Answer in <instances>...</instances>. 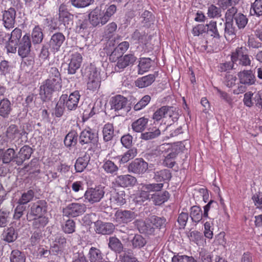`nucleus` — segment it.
<instances>
[{"mask_svg": "<svg viewBox=\"0 0 262 262\" xmlns=\"http://www.w3.org/2000/svg\"><path fill=\"white\" fill-rule=\"evenodd\" d=\"M177 156V153L176 151H171L168 153L165 157L163 161V165L169 168H172L175 163V158Z\"/></svg>", "mask_w": 262, "mask_h": 262, "instance_id": "603ef678", "label": "nucleus"}, {"mask_svg": "<svg viewBox=\"0 0 262 262\" xmlns=\"http://www.w3.org/2000/svg\"><path fill=\"white\" fill-rule=\"evenodd\" d=\"M21 36L22 31L18 28H15L10 34H9V42L6 47L8 52L14 53L16 52Z\"/></svg>", "mask_w": 262, "mask_h": 262, "instance_id": "6e6552de", "label": "nucleus"}, {"mask_svg": "<svg viewBox=\"0 0 262 262\" xmlns=\"http://www.w3.org/2000/svg\"><path fill=\"white\" fill-rule=\"evenodd\" d=\"M201 208L198 206H193L190 209V217L193 222L198 223L203 217Z\"/></svg>", "mask_w": 262, "mask_h": 262, "instance_id": "4c0bfd02", "label": "nucleus"}, {"mask_svg": "<svg viewBox=\"0 0 262 262\" xmlns=\"http://www.w3.org/2000/svg\"><path fill=\"white\" fill-rule=\"evenodd\" d=\"M86 209L84 204L72 203L63 209V212L65 215L76 217L84 213Z\"/></svg>", "mask_w": 262, "mask_h": 262, "instance_id": "9b49d317", "label": "nucleus"}, {"mask_svg": "<svg viewBox=\"0 0 262 262\" xmlns=\"http://www.w3.org/2000/svg\"><path fill=\"white\" fill-rule=\"evenodd\" d=\"M253 11L254 14L258 16H262V0H255L251 5L250 13Z\"/></svg>", "mask_w": 262, "mask_h": 262, "instance_id": "680f3d73", "label": "nucleus"}, {"mask_svg": "<svg viewBox=\"0 0 262 262\" xmlns=\"http://www.w3.org/2000/svg\"><path fill=\"white\" fill-rule=\"evenodd\" d=\"M87 77L88 78L87 82V89L90 91H95L100 86L101 79L100 72L94 66H91L86 69Z\"/></svg>", "mask_w": 262, "mask_h": 262, "instance_id": "39448f33", "label": "nucleus"}, {"mask_svg": "<svg viewBox=\"0 0 262 262\" xmlns=\"http://www.w3.org/2000/svg\"><path fill=\"white\" fill-rule=\"evenodd\" d=\"M125 193L124 191L113 190L107 192L105 196V208H116L122 206L126 203Z\"/></svg>", "mask_w": 262, "mask_h": 262, "instance_id": "20e7f679", "label": "nucleus"}, {"mask_svg": "<svg viewBox=\"0 0 262 262\" xmlns=\"http://www.w3.org/2000/svg\"><path fill=\"white\" fill-rule=\"evenodd\" d=\"M221 8L214 5H211L208 7L207 15L209 18H219L221 16Z\"/></svg>", "mask_w": 262, "mask_h": 262, "instance_id": "5fc2aeb1", "label": "nucleus"}, {"mask_svg": "<svg viewBox=\"0 0 262 262\" xmlns=\"http://www.w3.org/2000/svg\"><path fill=\"white\" fill-rule=\"evenodd\" d=\"M172 107L167 106H163L158 109L153 114L152 119H154L153 125H160L159 122L164 118L171 117L173 114Z\"/></svg>", "mask_w": 262, "mask_h": 262, "instance_id": "dca6fc26", "label": "nucleus"}, {"mask_svg": "<svg viewBox=\"0 0 262 262\" xmlns=\"http://www.w3.org/2000/svg\"><path fill=\"white\" fill-rule=\"evenodd\" d=\"M94 0H71L72 6L77 8H83L90 5Z\"/></svg>", "mask_w": 262, "mask_h": 262, "instance_id": "338daca9", "label": "nucleus"}, {"mask_svg": "<svg viewBox=\"0 0 262 262\" xmlns=\"http://www.w3.org/2000/svg\"><path fill=\"white\" fill-rule=\"evenodd\" d=\"M155 74H149L138 78L135 81V85L139 88H144L150 85L155 80Z\"/></svg>", "mask_w": 262, "mask_h": 262, "instance_id": "c85d7f7f", "label": "nucleus"}, {"mask_svg": "<svg viewBox=\"0 0 262 262\" xmlns=\"http://www.w3.org/2000/svg\"><path fill=\"white\" fill-rule=\"evenodd\" d=\"M240 83L245 85H252L255 82V76L251 70H244L238 74Z\"/></svg>", "mask_w": 262, "mask_h": 262, "instance_id": "a878e982", "label": "nucleus"}, {"mask_svg": "<svg viewBox=\"0 0 262 262\" xmlns=\"http://www.w3.org/2000/svg\"><path fill=\"white\" fill-rule=\"evenodd\" d=\"M248 50L246 47H237L231 54L233 62L239 61V64L243 66H250L251 61L248 54Z\"/></svg>", "mask_w": 262, "mask_h": 262, "instance_id": "423d86ee", "label": "nucleus"}, {"mask_svg": "<svg viewBox=\"0 0 262 262\" xmlns=\"http://www.w3.org/2000/svg\"><path fill=\"white\" fill-rule=\"evenodd\" d=\"M163 183L141 184V186L148 193L159 192L163 187Z\"/></svg>", "mask_w": 262, "mask_h": 262, "instance_id": "49530a36", "label": "nucleus"}, {"mask_svg": "<svg viewBox=\"0 0 262 262\" xmlns=\"http://www.w3.org/2000/svg\"><path fill=\"white\" fill-rule=\"evenodd\" d=\"M137 183V179L130 174L120 175L115 179V184L122 187L134 186Z\"/></svg>", "mask_w": 262, "mask_h": 262, "instance_id": "aec40b11", "label": "nucleus"}, {"mask_svg": "<svg viewBox=\"0 0 262 262\" xmlns=\"http://www.w3.org/2000/svg\"><path fill=\"white\" fill-rule=\"evenodd\" d=\"M25 58L22 62V66L23 68L27 71L33 69V65L34 64V58L32 56L28 55L27 57H25Z\"/></svg>", "mask_w": 262, "mask_h": 262, "instance_id": "e2e57ef3", "label": "nucleus"}, {"mask_svg": "<svg viewBox=\"0 0 262 262\" xmlns=\"http://www.w3.org/2000/svg\"><path fill=\"white\" fill-rule=\"evenodd\" d=\"M148 169V163L142 158H137L128 166V170L135 174H143Z\"/></svg>", "mask_w": 262, "mask_h": 262, "instance_id": "f8f14e48", "label": "nucleus"}, {"mask_svg": "<svg viewBox=\"0 0 262 262\" xmlns=\"http://www.w3.org/2000/svg\"><path fill=\"white\" fill-rule=\"evenodd\" d=\"M104 187L98 186L95 188H88L84 193V197L86 202L94 204L100 202L104 196Z\"/></svg>", "mask_w": 262, "mask_h": 262, "instance_id": "0eeeda50", "label": "nucleus"}, {"mask_svg": "<svg viewBox=\"0 0 262 262\" xmlns=\"http://www.w3.org/2000/svg\"><path fill=\"white\" fill-rule=\"evenodd\" d=\"M132 39L136 41V43H141L146 45L148 40L150 39V36H147L145 32H140L136 30L132 35Z\"/></svg>", "mask_w": 262, "mask_h": 262, "instance_id": "473e14b6", "label": "nucleus"}, {"mask_svg": "<svg viewBox=\"0 0 262 262\" xmlns=\"http://www.w3.org/2000/svg\"><path fill=\"white\" fill-rule=\"evenodd\" d=\"M115 217L117 223L127 224L136 218V214L131 210L119 209L116 212Z\"/></svg>", "mask_w": 262, "mask_h": 262, "instance_id": "2eb2a0df", "label": "nucleus"}, {"mask_svg": "<svg viewBox=\"0 0 262 262\" xmlns=\"http://www.w3.org/2000/svg\"><path fill=\"white\" fill-rule=\"evenodd\" d=\"M32 222V227L34 229H39L40 230L47 225L49 222V220L47 217L45 216H36Z\"/></svg>", "mask_w": 262, "mask_h": 262, "instance_id": "c03bdc74", "label": "nucleus"}, {"mask_svg": "<svg viewBox=\"0 0 262 262\" xmlns=\"http://www.w3.org/2000/svg\"><path fill=\"white\" fill-rule=\"evenodd\" d=\"M236 24L239 29H243L248 23V18L241 13L236 14L234 18Z\"/></svg>", "mask_w": 262, "mask_h": 262, "instance_id": "052dcab7", "label": "nucleus"}, {"mask_svg": "<svg viewBox=\"0 0 262 262\" xmlns=\"http://www.w3.org/2000/svg\"><path fill=\"white\" fill-rule=\"evenodd\" d=\"M58 16L59 21L66 27L72 21L73 15L68 11L67 6L63 3L59 7Z\"/></svg>", "mask_w": 262, "mask_h": 262, "instance_id": "6ab92c4d", "label": "nucleus"}, {"mask_svg": "<svg viewBox=\"0 0 262 262\" xmlns=\"http://www.w3.org/2000/svg\"><path fill=\"white\" fill-rule=\"evenodd\" d=\"M31 37L33 44L40 43L43 38L42 30L38 26H35L32 30Z\"/></svg>", "mask_w": 262, "mask_h": 262, "instance_id": "79ce46f5", "label": "nucleus"}, {"mask_svg": "<svg viewBox=\"0 0 262 262\" xmlns=\"http://www.w3.org/2000/svg\"><path fill=\"white\" fill-rule=\"evenodd\" d=\"M78 134L74 130L70 131L65 137L64 139V145L67 147L75 146L77 142Z\"/></svg>", "mask_w": 262, "mask_h": 262, "instance_id": "ea45409f", "label": "nucleus"}, {"mask_svg": "<svg viewBox=\"0 0 262 262\" xmlns=\"http://www.w3.org/2000/svg\"><path fill=\"white\" fill-rule=\"evenodd\" d=\"M80 97L79 91H75L71 93L69 96L67 94H62L60 97H63V103L68 110L74 111L78 107Z\"/></svg>", "mask_w": 262, "mask_h": 262, "instance_id": "1a4fd4ad", "label": "nucleus"}, {"mask_svg": "<svg viewBox=\"0 0 262 262\" xmlns=\"http://www.w3.org/2000/svg\"><path fill=\"white\" fill-rule=\"evenodd\" d=\"M17 47L18 54L21 58H24L29 55L32 47L30 35L26 34L24 35L18 44Z\"/></svg>", "mask_w": 262, "mask_h": 262, "instance_id": "9d476101", "label": "nucleus"}, {"mask_svg": "<svg viewBox=\"0 0 262 262\" xmlns=\"http://www.w3.org/2000/svg\"><path fill=\"white\" fill-rule=\"evenodd\" d=\"M89 19L91 24L97 26L100 24L103 25L108 21L105 18L103 11L99 8H96L89 14Z\"/></svg>", "mask_w": 262, "mask_h": 262, "instance_id": "4468645a", "label": "nucleus"}, {"mask_svg": "<svg viewBox=\"0 0 262 262\" xmlns=\"http://www.w3.org/2000/svg\"><path fill=\"white\" fill-rule=\"evenodd\" d=\"M108 247L111 250L118 253H120L123 249V246L120 241L114 236L109 238Z\"/></svg>", "mask_w": 262, "mask_h": 262, "instance_id": "58836bf2", "label": "nucleus"}, {"mask_svg": "<svg viewBox=\"0 0 262 262\" xmlns=\"http://www.w3.org/2000/svg\"><path fill=\"white\" fill-rule=\"evenodd\" d=\"M66 39L65 36L60 32L54 33L49 42V47L53 52H58Z\"/></svg>", "mask_w": 262, "mask_h": 262, "instance_id": "a211bd4d", "label": "nucleus"}, {"mask_svg": "<svg viewBox=\"0 0 262 262\" xmlns=\"http://www.w3.org/2000/svg\"><path fill=\"white\" fill-rule=\"evenodd\" d=\"M11 262H25V254L18 250H13L10 256Z\"/></svg>", "mask_w": 262, "mask_h": 262, "instance_id": "8fccbe9b", "label": "nucleus"}, {"mask_svg": "<svg viewBox=\"0 0 262 262\" xmlns=\"http://www.w3.org/2000/svg\"><path fill=\"white\" fill-rule=\"evenodd\" d=\"M16 154L14 149L9 148L5 150L0 149V161L3 164H9L15 160Z\"/></svg>", "mask_w": 262, "mask_h": 262, "instance_id": "bb28decb", "label": "nucleus"}, {"mask_svg": "<svg viewBox=\"0 0 262 262\" xmlns=\"http://www.w3.org/2000/svg\"><path fill=\"white\" fill-rule=\"evenodd\" d=\"M32 154V148L28 145H25L22 147L17 154L16 155L15 160L14 161L16 164L20 166L24 162L29 159Z\"/></svg>", "mask_w": 262, "mask_h": 262, "instance_id": "b1692460", "label": "nucleus"}, {"mask_svg": "<svg viewBox=\"0 0 262 262\" xmlns=\"http://www.w3.org/2000/svg\"><path fill=\"white\" fill-rule=\"evenodd\" d=\"M127 103V100L121 95L113 97L111 100V107L115 111H119L124 108Z\"/></svg>", "mask_w": 262, "mask_h": 262, "instance_id": "c756f323", "label": "nucleus"}, {"mask_svg": "<svg viewBox=\"0 0 262 262\" xmlns=\"http://www.w3.org/2000/svg\"><path fill=\"white\" fill-rule=\"evenodd\" d=\"M16 15V11L13 8H10L3 12V24L6 29L10 30L14 27Z\"/></svg>", "mask_w": 262, "mask_h": 262, "instance_id": "ddd939ff", "label": "nucleus"}, {"mask_svg": "<svg viewBox=\"0 0 262 262\" xmlns=\"http://www.w3.org/2000/svg\"><path fill=\"white\" fill-rule=\"evenodd\" d=\"M206 30L211 36L216 38H220V34L218 32L216 23L214 21H211L209 24L205 25Z\"/></svg>", "mask_w": 262, "mask_h": 262, "instance_id": "bf43d9fd", "label": "nucleus"}, {"mask_svg": "<svg viewBox=\"0 0 262 262\" xmlns=\"http://www.w3.org/2000/svg\"><path fill=\"white\" fill-rule=\"evenodd\" d=\"M63 97H60L54 110V114L56 117H61L64 111V103H63Z\"/></svg>", "mask_w": 262, "mask_h": 262, "instance_id": "0e129e2a", "label": "nucleus"}, {"mask_svg": "<svg viewBox=\"0 0 262 262\" xmlns=\"http://www.w3.org/2000/svg\"><path fill=\"white\" fill-rule=\"evenodd\" d=\"M89 257L91 262L103 261V256L101 251L95 247H91L90 249Z\"/></svg>", "mask_w": 262, "mask_h": 262, "instance_id": "a19ab883", "label": "nucleus"}, {"mask_svg": "<svg viewBox=\"0 0 262 262\" xmlns=\"http://www.w3.org/2000/svg\"><path fill=\"white\" fill-rule=\"evenodd\" d=\"M117 28V25L115 23L112 22L110 23L105 27L104 36L106 38L110 39L114 35Z\"/></svg>", "mask_w": 262, "mask_h": 262, "instance_id": "13d9d810", "label": "nucleus"}, {"mask_svg": "<svg viewBox=\"0 0 262 262\" xmlns=\"http://www.w3.org/2000/svg\"><path fill=\"white\" fill-rule=\"evenodd\" d=\"M49 56L50 52L48 47L45 45L42 46L36 60L37 65L41 67L43 63L49 60Z\"/></svg>", "mask_w": 262, "mask_h": 262, "instance_id": "72a5a7b5", "label": "nucleus"}, {"mask_svg": "<svg viewBox=\"0 0 262 262\" xmlns=\"http://www.w3.org/2000/svg\"><path fill=\"white\" fill-rule=\"evenodd\" d=\"M151 60L150 58H141L138 65V74H143L147 71L151 67Z\"/></svg>", "mask_w": 262, "mask_h": 262, "instance_id": "a18cd8bd", "label": "nucleus"}, {"mask_svg": "<svg viewBox=\"0 0 262 262\" xmlns=\"http://www.w3.org/2000/svg\"><path fill=\"white\" fill-rule=\"evenodd\" d=\"M103 141L105 142L111 141L115 136L114 127L112 123L105 124L102 129Z\"/></svg>", "mask_w": 262, "mask_h": 262, "instance_id": "f704fd0d", "label": "nucleus"}, {"mask_svg": "<svg viewBox=\"0 0 262 262\" xmlns=\"http://www.w3.org/2000/svg\"><path fill=\"white\" fill-rule=\"evenodd\" d=\"M161 125L162 122H160V125L152 124V126L149 127L146 132L141 134L140 138L144 140H150L159 137L161 134Z\"/></svg>", "mask_w": 262, "mask_h": 262, "instance_id": "4be33fe9", "label": "nucleus"}, {"mask_svg": "<svg viewBox=\"0 0 262 262\" xmlns=\"http://www.w3.org/2000/svg\"><path fill=\"white\" fill-rule=\"evenodd\" d=\"M82 61V57L79 53H75L71 56L70 62L68 64V74H74L80 68Z\"/></svg>", "mask_w": 262, "mask_h": 262, "instance_id": "412c9836", "label": "nucleus"}, {"mask_svg": "<svg viewBox=\"0 0 262 262\" xmlns=\"http://www.w3.org/2000/svg\"><path fill=\"white\" fill-rule=\"evenodd\" d=\"M235 29L233 25V21H226L225 27V37L227 38L230 37H235Z\"/></svg>", "mask_w": 262, "mask_h": 262, "instance_id": "4d7b16f0", "label": "nucleus"}, {"mask_svg": "<svg viewBox=\"0 0 262 262\" xmlns=\"http://www.w3.org/2000/svg\"><path fill=\"white\" fill-rule=\"evenodd\" d=\"M169 193L167 191L162 192H156L151 194V200L156 205H160L166 202L169 198Z\"/></svg>", "mask_w": 262, "mask_h": 262, "instance_id": "2f4dec72", "label": "nucleus"}, {"mask_svg": "<svg viewBox=\"0 0 262 262\" xmlns=\"http://www.w3.org/2000/svg\"><path fill=\"white\" fill-rule=\"evenodd\" d=\"M61 88L62 81L48 78L40 86L39 95L43 101L48 100L53 92L60 91Z\"/></svg>", "mask_w": 262, "mask_h": 262, "instance_id": "f257e3e1", "label": "nucleus"}, {"mask_svg": "<svg viewBox=\"0 0 262 262\" xmlns=\"http://www.w3.org/2000/svg\"><path fill=\"white\" fill-rule=\"evenodd\" d=\"M148 119L144 117H141L134 121L131 125L132 128L134 132L142 133L146 128Z\"/></svg>", "mask_w": 262, "mask_h": 262, "instance_id": "7c9ffc66", "label": "nucleus"}, {"mask_svg": "<svg viewBox=\"0 0 262 262\" xmlns=\"http://www.w3.org/2000/svg\"><path fill=\"white\" fill-rule=\"evenodd\" d=\"M48 78L62 81L61 74L57 67H52L48 71Z\"/></svg>", "mask_w": 262, "mask_h": 262, "instance_id": "774afa93", "label": "nucleus"}, {"mask_svg": "<svg viewBox=\"0 0 262 262\" xmlns=\"http://www.w3.org/2000/svg\"><path fill=\"white\" fill-rule=\"evenodd\" d=\"M12 111V104L7 98H0V116L3 118L9 117Z\"/></svg>", "mask_w": 262, "mask_h": 262, "instance_id": "393cba45", "label": "nucleus"}, {"mask_svg": "<svg viewBox=\"0 0 262 262\" xmlns=\"http://www.w3.org/2000/svg\"><path fill=\"white\" fill-rule=\"evenodd\" d=\"M166 223V220L164 217L151 215L144 222V231L148 235H155L156 230L165 228Z\"/></svg>", "mask_w": 262, "mask_h": 262, "instance_id": "7ed1b4c3", "label": "nucleus"}, {"mask_svg": "<svg viewBox=\"0 0 262 262\" xmlns=\"http://www.w3.org/2000/svg\"><path fill=\"white\" fill-rule=\"evenodd\" d=\"M90 161V157L86 154L81 157H79L75 163V169L77 172H82L87 167Z\"/></svg>", "mask_w": 262, "mask_h": 262, "instance_id": "c9c22d12", "label": "nucleus"}, {"mask_svg": "<svg viewBox=\"0 0 262 262\" xmlns=\"http://www.w3.org/2000/svg\"><path fill=\"white\" fill-rule=\"evenodd\" d=\"M137 58L132 54L125 55L119 58L116 67L119 69H123L130 64H133Z\"/></svg>", "mask_w": 262, "mask_h": 262, "instance_id": "cd10ccee", "label": "nucleus"}, {"mask_svg": "<svg viewBox=\"0 0 262 262\" xmlns=\"http://www.w3.org/2000/svg\"><path fill=\"white\" fill-rule=\"evenodd\" d=\"M95 230L98 234L110 235L114 232L115 226L111 223H104L98 221L95 224Z\"/></svg>", "mask_w": 262, "mask_h": 262, "instance_id": "5701e85b", "label": "nucleus"}, {"mask_svg": "<svg viewBox=\"0 0 262 262\" xmlns=\"http://www.w3.org/2000/svg\"><path fill=\"white\" fill-rule=\"evenodd\" d=\"M104 171L108 174H115L118 170L119 168L114 162L109 159H105L102 166Z\"/></svg>", "mask_w": 262, "mask_h": 262, "instance_id": "e433bc0d", "label": "nucleus"}, {"mask_svg": "<svg viewBox=\"0 0 262 262\" xmlns=\"http://www.w3.org/2000/svg\"><path fill=\"white\" fill-rule=\"evenodd\" d=\"M19 130L16 125L11 124L7 128L6 132V139L4 141L6 142H8V139L11 140H14L16 138V135L18 134Z\"/></svg>", "mask_w": 262, "mask_h": 262, "instance_id": "3c124183", "label": "nucleus"}, {"mask_svg": "<svg viewBox=\"0 0 262 262\" xmlns=\"http://www.w3.org/2000/svg\"><path fill=\"white\" fill-rule=\"evenodd\" d=\"M137 155V148L134 147L128 150L122 156L120 161L123 163L127 162L129 160L134 158Z\"/></svg>", "mask_w": 262, "mask_h": 262, "instance_id": "6e6d98bb", "label": "nucleus"}, {"mask_svg": "<svg viewBox=\"0 0 262 262\" xmlns=\"http://www.w3.org/2000/svg\"><path fill=\"white\" fill-rule=\"evenodd\" d=\"M171 178V173L168 169H163L155 172L154 179L158 182H161L166 180H170Z\"/></svg>", "mask_w": 262, "mask_h": 262, "instance_id": "37998d69", "label": "nucleus"}, {"mask_svg": "<svg viewBox=\"0 0 262 262\" xmlns=\"http://www.w3.org/2000/svg\"><path fill=\"white\" fill-rule=\"evenodd\" d=\"M239 0H217V5L223 10L237 4Z\"/></svg>", "mask_w": 262, "mask_h": 262, "instance_id": "69168bd1", "label": "nucleus"}, {"mask_svg": "<svg viewBox=\"0 0 262 262\" xmlns=\"http://www.w3.org/2000/svg\"><path fill=\"white\" fill-rule=\"evenodd\" d=\"M146 243L145 239L140 234H136L132 239V244L134 248H141Z\"/></svg>", "mask_w": 262, "mask_h": 262, "instance_id": "864d4df0", "label": "nucleus"}, {"mask_svg": "<svg viewBox=\"0 0 262 262\" xmlns=\"http://www.w3.org/2000/svg\"><path fill=\"white\" fill-rule=\"evenodd\" d=\"M4 240L11 243L14 241L17 237V234L15 232V229L13 227H10L5 230L3 234Z\"/></svg>", "mask_w": 262, "mask_h": 262, "instance_id": "de8ad7c7", "label": "nucleus"}, {"mask_svg": "<svg viewBox=\"0 0 262 262\" xmlns=\"http://www.w3.org/2000/svg\"><path fill=\"white\" fill-rule=\"evenodd\" d=\"M47 203L45 200H38L32 204L30 214L34 216H44L47 211Z\"/></svg>", "mask_w": 262, "mask_h": 262, "instance_id": "f3484780", "label": "nucleus"}, {"mask_svg": "<svg viewBox=\"0 0 262 262\" xmlns=\"http://www.w3.org/2000/svg\"><path fill=\"white\" fill-rule=\"evenodd\" d=\"M98 141V134L88 127L83 129L79 136V143L88 151H94L93 148Z\"/></svg>", "mask_w": 262, "mask_h": 262, "instance_id": "f03ea898", "label": "nucleus"}, {"mask_svg": "<svg viewBox=\"0 0 262 262\" xmlns=\"http://www.w3.org/2000/svg\"><path fill=\"white\" fill-rule=\"evenodd\" d=\"M34 194V191L32 189H30L27 192H24L18 200L17 203L23 205L27 204L33 200Z\"/></svg>", "mask_w": 262, "mask_h": 262, "instance_id": "09e8293b", "label": "nucleus"}]
</instances>
